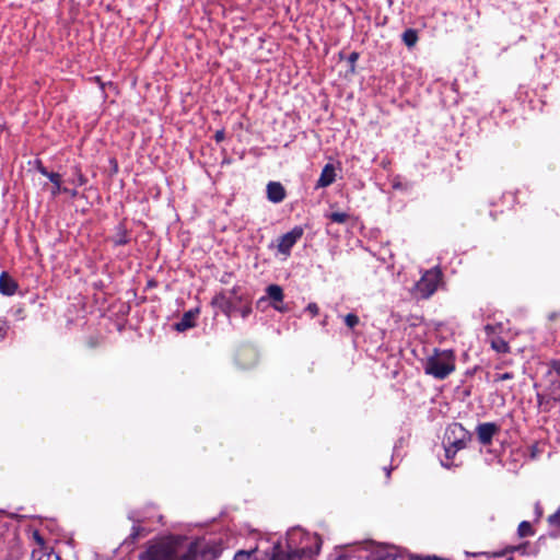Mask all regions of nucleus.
Here are the masks:
<instances>
[{"mask_svg": "<svg viewBox=\"0 0 560 560\" xmlns=\"http://www.w3.org/2000/svg\"><path fill=\"white\" fill-rule=\"evenodd\" d=\"M287 550L281 545L273 547L271 560H313L319 552L322 539L316 534H310L300 527L287 533Z\"/></svg>", "mask_w": 560, "mask_h": 560, "instance_id": "nucleus-1", "label": "nucleus"}, {"mask_svg": "<svg viewBox=\"0 0 560 560\" xmlns=\"http://www.w3.org/2000/svg\"><path fill=\"white\" fill-rule=\"evenodd\" d=\"M198 552L197 544L186 546L178 539L168 538L149 545L139 555V560H196Z\"/></svg>", "mask_w": 560, "mask_h": 560, "instance_id": "nucleus-2", "label": "nucleus"}, {"mask_svg": "<svg viewBox=\"0 0 560 560\" xmlns=\"http://www.w3.org/2000/svg\"><path fill=\"white\" fill-rule=\"evenodd\" d=\"M455 370V357L452 350H434L424 362V372L438 380L446 378Z\"/></svg>", "mask_w": 560, "mask_h": 560, "instance_id": "nucleus-3", "label": "nucleus"}, {"mask_svg": "<svg viewBox=\"0 0 560 560\" xmlns=\"http://www.w3.org/2000/svg\"><path fill=\"white\" fill-rule=\"evenodd\" d=\"M441 279L442 273L439 269L427 270L416 283L417 293L423 299L430 298L436 291Z\"/></svg>", "mask_w": 560, "mask_h": 560, "instance_id": "nucleus-4", "label": "nucleus"}, {"mask_svg": "<svg viewBox=\"0 0 560 560\" xmlns=\"http://www.w3.org/2000/svg\"><path fill=\"white\" fill-rule=\"evenodd\" d=\"M471 440V433L460 423L451 424L445 432L444 441L456 452L464 450Z\"/></svg>", "mask_w": 560, "mask_h": 560, "instance_id": "nucleus-5", "label": "nucleus"}, {"mask_svg": "<svg viewBox=\"0 0 560 560\" xmlns=\"http://www.w3.org/2000/svg\"><path fill=\"white\" fill-rule=\"evenodd\" d=\"M303 234L304 229L302 226H294L291 231L281 235L278 241L279 253L289 256L292 247L301 240Z\"/></svg>", "mask_w": 560, "mask_h": 560, "instance_id": "nucleus-6", "label": "nucleus"}, {"mask_svg": "<svg viewBox=\"0 0 560 560\" xmlns=\"http://www.w3.org/2000/svg\"><path fill=\"white\" fill-rule=\"evenodd\" d=\"M33 537L36 541V547H34L32 551L31 560H61L58 555L54 553L45 546L44 538L38 532H34Z\"/></svg>", "mask_w": 560, "mask_h": 560, "instance_id": "nucleus-7", "label": "nucleus"}, {"mask_svg": "<svg viewBox=\"0 0 560 560\" xmlns=\"http://www.w3.org/2000/svg\"><path fill=\"white\" fill-rule=\"evenodd\" d=\"M500 427L494 422H483L476 427V434L480 444L488 446L492 443L493 436L499 433Z\"/></svg>", "mask_w": 560, "mask_h": 560, "instance_id": "nucleus-8", "label": "nucleus"}, {"mask_svg": "<svg viewBox=\"0 0 560 560\" xmlns=\"http://www.w3.org/2000/svg\"><path fill=\"white\" fill-rule=\"evenodd\" d=\"M266 293L269 300H271V305L276 311L279 312H285L287 308L282 305H279L278 303H281L283 301L284 294L283 290L278 284H270L266 289Z\"/></svg>", "mask_w": 560, "mask_h": 560, "instance_id": "nucleus-9", "label": "nucleus"}, {"mask_svg": "<svg viewBox=\"0 0 560 560\" xmlns=\"http://www.w3.org/2000/svg\"><path fill=\"white\" fill-rule=\"evenodd\" d=\"M19 288L18 282L3 271L0 275V293L7 296H12L16 293Z\"/></svg>", "mask_w": 560, "mask_h": 560, "instance_id": "nucleus-10", "label": "nucleus"}, {"mask_svg": "<svg viewBox=\"0 0 560 560\" xmlns=\"http://www.w3.org/2000/svg\"><path fill=\"white\" fill-rule=\"evenodd\" d=\"M267 198L273 203H279L285 198V189L279 182H270L267 185Z\"/></svg>", "mask_w": 560, "mask_h": 560, "instance_id": "nucleus-11", "label": "nucleus"}, {"mask_svg": "<svg viewBox=\"0 0 560 560\" xmlns=\"http://www.w3.org/2000/svg\"><path fill=\"white\" fill-rule=\"evenodd\" d=\"M336 179V172L332 164H326L316 183V188H325L330 186Z\"/></svg>", "mask_w": 560, "mask_h": 560, "instance_id": "nucleus-12", "label": "nucleus"}, {"mask_svg": "<svg viewBox=\"0 0 560 560\" xmlns=\"http://www.w3.org/2000/svg\"><path fill=\"white\" fill-rule=\"evenodd\" d=\"M199 314V310H190L185 312L178 323L175 324L177 331H185L195 326V320Z\"/></svg>", "mask_w": 560, "mask_h": 560, "instance_id": "nucleus-13", "label": "nucleus"}, {"mask_svg": "<svg viewBox=\"0 0 560 560\" xmlns=\"http://www.w3.org/2000/svg\"><path fill=\"white\" fill-rule=\"evenodd\" d=\"M371 560H407V555L396 548H390L376 552Z\"/></svg>", "mask_w": 560, "mask_h": 560, "instance_id": "nucleus-14", "label": "nucleus"}, {"mask_svg": "<svg viewBox=\"0 0 560 560\" xmlns=\"http://www.w3.org/2000/svg\"><path fill=\"white\" fill-rule=\"evenodd\" d=\"M547 522L549 524V527L551 528V535H560V506L553 514L548 516Z\"/></svg>", "mask_w": 560, "mask_h": 560, "instance_id": "nucleus-15", "label": "nucleus"}, {"mask_svg": "<svg viewBox=\"0 0 560 560\" xmlns=\"http://www.w3.org/2000/svg\"><path fill=\"white\" fill-rule=\"evenodd\" d=\"M402 42L404 44L411 48L413 47L418 42V33L417 31L412 28H408L402 33Z\"/></svg>", "mask_w": 560, "mask_h": 560, "instance_id": "nucleus-16", "label": "nucleus"}, {"mask_svg": "<svg viewBox=\"0 0 560 560\" xmlns=\"http://www.w3.org/2000/svg\"><path fill=\"white\" fill-rule=\"evenodd\" d=\"M517 534L521 538H524V537L534 536L535 532L529 522L523 521L520 523V525L517 527Z\"/></svg>", "mask_w": 560, "mask_h": 560, "instance_id": "nucleus-17", "label": "nucleus"}, {"mask_svg": "<svg viewBox=\"0 0 560 560\" xmlns=\"http://www.w3.org/2000/svg\"><path fill=\"white\" fill-rule=\"evenodd\" d=\"M491 346L497 352L500 353H506L510 351L509 343L502 338L493 339Z\"/></svg>", "mask_w": 560, "mask_h": 560, "instance_id": "nucleus-18", "label": "nucleus"}, {"mask_svg": "<svg viewBox=\"0 0 560 560\" xmlns=\"http://www.w3.org/2000/svg\"><path fill=\"white\" fill-rule=\"evenodd\" d=\"M37 171L46 176L47 178H49L50 182H58L59 180V174L58 173H55V172H49L43 164L40 161H37Z\"/></svg>", "mask_w": 560, "mask_h": 560, "instance_id": "nucleus-19", "label": "nucleus"}, {"mask_svg": "<svg viewBox=\"0 0 560 560\" xmlns=\"http://www.w3.org/2000/svg\"><path fill=\"white\" fill-rule=\"evenodd\" d=\"M327 218L335 223L342 224L349 219V214L346 212H331L327 214Z\"/></svg>", "mask_w": 560, "mask_h": 560, "instance_id": "nucleus-20", "label": "nucleus"}, {"mask_svg": "<svg viewBox=\"0 0 560 560\" xmlns=\"http://www.w3.org/2000/svg\"><path fill=\"white\" fill-rule=\"evenodd\" d=\"M359 317L353 313L347 314L345 316V324L351 329H353L359 324Z\"/></svg>", "mask_w": 560, "mask_h": 560, "instance_id": "nucleus-21", "label": "nucleus"}, {"mask_svg": "<svg viewBox=\"0 0 560 560\" xmlns=\"http://www.w3.org/2000/svg\"><path fill=\"white\" fill-rule=\"evenodd\" d=\"M214 302L220 304L226 313L231 311V303L224 298V295L217 296Z\"/></svg>", "mask_w": 560, "mask_h": 560, "instance_id": "nucleus-22", "label": "nucleus"}, {"mask_svg": "<svg viewBox=\"0 0 560 560\" xmlns=\"http://www.w3.org/2000/svg\"><path fill=\"white\" fill-rule=\"evenodd\" d=\"M52 183V186H54V189L51 190V194L52 196H56L57 194L63 191V192H67L68 189L67 188H62L61 187V176L59 175V180L56 183V182H51Z\"/></svg>", "mask_w": 560, "mask_h": 560, "instance_id": "nucleus-23", "label": "nucleus"}, {"mask_svg": "<svg viewBox=\"0 0 560 560\" xmlns=\"http://www.w3.org/2000/svg\"><path fill=\"white\" fill-rule=\"evenodd\" d=\"M253 551L240 550L235 553L233 560H248Z\"/></svg>", "mask_w": 560, "mask_h": 560, "instance_id": "nucleus-24", "label": "nucleus"}, {"mask_svg": "<svg viewBox=\"0 0 560 560\" xmlns=\"http://www.w3.org/2000/svg\"><path fill=\"white\" fill-rule=\"evenodd\" d=\"M444 448H445V456L447 459H452L457 453L456 450H454V447L448 445L445 441H444Z\"/></svg>", "mask_w": 560, "mask_h": 560, "instance_id": "nucleus-25", "label": "nucleus"}, {"mask_svg": "<svg viewBox=\"0 0 560 560\" xmlns=\"http://www.w3.org/2000/svg\"><path fill=\"white\" fill-rule=\"evenodd\" d=\"M306 311L310 312L312 316H316L319 313V307L316 303H310L306 306Z\"/></svg>", "mask_w": 560, "mask_h": 560, "instance_id": "nucleus-26", "label": "nucleus"}, {"mask_svg": "<svg viewBox=\"0 0 560 560\" xmlns=\"http://www.w3.org/2000/svg\"><path fill=\"white\" fill-rule=\"evenodd\" d=\"M513 377H514V375L512 373L506 372V373H503V374L495 375L494 381L495 382H502V381L512 380Z\"/></svg>", "mask_w": 560, "mask_h": 560, "instance_id": "nucleus-27", "label": "nucleus"}, {"mask_svg": "<svg viewBox=\"0 0 560 560\" xmlns=\"http://www.w3.org/2000/svg\"><path fill=\"white\" fill-rule=\"evenodd\" d=\"M407 560H442L436 557H419V556H409L407 555Z\"/></svg>", "mask_w": 560, "mask_h": 560, "instance_id": "nucleus-28", "label": "nucleus"}, {"mask_svg": "<svg viewBox=\"0 0 560 560\" xmlns=\"http://www.w3.org/2000/svg\"><path fill=\"white\" fill-rule=\"evenodd\" d=\"M141 535V528L140 527H133L132 533L130 534L129 538L132 540H136Z\"/></svg>", "mask_w": 560, "mask_h": 560, "instance_id": "nucleus-29", "label": "nucleus"}, {"mask_svg": "<svg viewBox=\"0 0 560 560\" xmlns=\"http://www.w3.org/2000/svg\"><path fill=\"white\" fill-rule=\"evenodd\" d=\"M225 137V133L223 130H218L214 135V139L217 142H221Z\"/></svg>", "mask_w": 560, "mask_h": 560, "instance_id": "nucleus-30", "label": "nucleus"}, {"mask_svg": "<svg viewBox=\"0 0 560 560\" xmlns=\"http://www.w3.org/2000/svg\"><path fill=\"white\" fill-rule=\"evenodd\" d=\"M128 242V240L126 238L125 235H119L116 240H115V244L116 245H124Z\"/></svg>", "mask_w": 560, "mask_h": 560, "instance_id": "nucleus-31", "label": "nucleus"}, {"mask_svg": "<svg viewBox=\"0 0 560 560\" xmlns=\"http://www.w3.org/2000/svg\"><path fill=\"white\" fill-rule=\"evenodd\" d=\"M552 369L558 375H560V361H553Z\"/></svg>", "mask_w": 560, "mask_h": 560, "instance_id": "nucleus-32", "label": "nucleus"}, {"mask_svg": "<svg viewBox=\"0 0 560 560\" xmlns=\"http://www.w3.org/2000/svg\"><path fill=\"white\" fill-rule=\"evenodd\" d=\"M358 58H359L358 52H352V54L350 55V57H349V61L353 63V62H355V61H357V59H358Z\"/></svg>", "mask_w": 560, "mask_h": 560, "instance_id": "nucleus-33", "label": "nucleus"}, {"mask_svg": "<svg viewBox=\"0 0 560 560\" xmlns=\"http://www.w3.org/2000/svg\"><path fill=\"white\" fill-rule=\"evenodd\" d=\"M252 312V308L248 306V307H245L243 311H242V316L243 317H246L249 313Z\"/></svg>", "mask_w": 560, "mask_h": 560, "instance_id": "nucleus-34", "label": "nucleus"}, {"mask_svg": "<svg viewBox=\"0 0 560 560\" xmlns=\"http://www.w3.org/2000/svg\"><path fill=\"white\" fill-rule=\"evenodd\" d=\"M536 513H537L538 517H540V516H541V514H542V512H541L540 506H539V504H538V503L536 504Z\"/></svg>", "mask_w": 560, "mask_h": 560, "instance_id": "nucleus-35", "label": "nucleus"}, {"mask_svg": "<svg viewBox=\"0 0 560 560\" xmlns=\"http://www.w3.org/2000/svg\"><path fill=\"white\" fill-rule=\"evenodd\" d=\"M84 183H85V178L82 175H80L79 176V185H83Z\"/></svg>", "mask_w": 560, "mask_h": 560, "instance_id": "nucleus-36", "label": "nucleus"}, {"mask_svg": "<svg viewBox=\"0 0 560 560\" xmlns=\"http://www.w3.org/2000/svg\"><path fill=\"white\" fill-rule=\"evenodd\" d=\"M67 192H69V190H68ZM70 195H71L72 197H74V196H77V191H75V190H72V191H70Z\"/></svg>", "mask_w": 560, "mask_h": 560, "instance_id": "nucleus-37", "label": "nucleus"}, {"mask_svg": "<svg viewBox=\"0 0 560 560\" xmlns=\"http://www.w3.org/2000/svg\"><path fill=\"white\" fill-rule=\"evenodd\" d=\"M386 470V475L387 477L390 475V470L389 469H385Z\"/></svg>", "mask_w": 560, "mask_h": 560, "instance_id": "nucleus-38", "label": "nucleus"}, {"mask_svg": "<svg viewBox=\"0 0 560 560\" xmlns=\"http://www.w3.org/2000/svg\"><path fill=\"white\" fill-rule=\"evenodd\" d=\"M327 324L326 319L322 322V325L325 326Z\"/></svg>", "mask_w": 560, "mask_h": 560, "instance_id": "nucleus-39", "label": "nucleus"}]
</instances>
